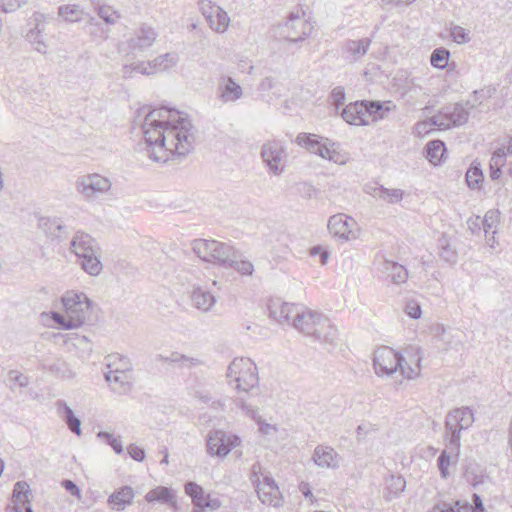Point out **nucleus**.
Wrapping results in <instances>:
<instances>
[{
	"label": "nucleus",
	"instance_id": "54",
	"mask_svg": "<svg viewBox=\"0 0 512 512\" xmlns=\"http://www.w3.org/2000/svg\"><path fill=\"white\" fill-rule=\"evenodd\" d=\"M199 9L202 13V15L205 17L206 21L208 22L209 19L213 18L214 11L217 9L218 5L214 4L210 0H200L198 2Z\"/></svg>",
	"mask_w": 512,
	"mask_h": 512
},
{
	"label": "nucleus",
	"instance_id": "4",
	"mask_svg": "<svg viewBox=\"0 0 512 512\" xmlns=\"http://www.w3.org/2000/svg\"><path fill=\"white\" fill-rule=\"evenodd\" d=\"M62 303L64 313H52V319L59 328L75 329L82 326L89 319L92 303L84 293L69 291L62 297Z\"/></svg>",
	"mask_w": 512,
	"mask_h": 512
},
{
	"label": "nucleus",
	"instance_id": "57",
	"mask_svg": "<svg viewBox=\"0 0 512 512\" xmlns=\"http://www.w3.org/2000/svg\"><path fill=\"white\" fill-rule=\"evenodd\" d=\"M26 0H0V7L4 12H12L18 9Z\"/></svg>",
	"mask_w": 512,
	"mask_h": 512
},
{
	"label": "nucleus",
	"instance_id": "52",
	"mask_svg": "<svg viewBox=\"0 0 512 512\" xmlns=\"http://www.w3.org/2000/svg\"><path fill=\"white\" fill-rule=\"evenodd\" d=\"M42 366L55 375L64 376L66 372V364L61 359H55L52 362L44 361Z\"/></svg>",
	"mask_w": 512,
	"mask_h": 512
},
{
	"label": "nucleus",
	"instance_id": "62",
	"mask_svg": "<svg viewBox=\"0 0 512 512\" xmlns=\"http://www.w3.org/2000/svg\"><path fill=\"white\" fill-rule=\"evenodd\" d=\"M254 420H256V422L259 426V431L265 435H271L277 431V428L275 425H271V424L261 421L258 418V414L256 415V418Z\"/></svg>",
	"mask_w": 512,
	"mask_h": 512
},
{
	"label": "nucleus",
	"instance_id": "1",
	"mask_svg": "<svg viewBox=\"0 0 512 512\" xmlns=\"http://www.w3.org/2000/svg\"><path fill=\"white\" fill-rule=\"evenodd\" d=\"M133 125L142 129L149 157L155 162L185 157L193 149V125L186 114L174 108L143 106L137 110Z\"/></svg>",
	"mask_w": 512,
	"mask_h": 512
},
{
	"label": "nucleus",
	"instance_id": "53",
	"mask_svg": "<svg viewBox=\"0 0 512 512\" xmlns=\"http://www.w3.org/2000/svg\"><path fill=\"white\" fill-rule=\"evenodd\" d=\"M161 358L164 359L165 361H169V362H174V363L181 362L183 365L188 366V367L198 363L197 359L190 358V357L180 354L178 352H172L170 354V356L165 357V358L161 356Z\"/></svg>",
	"mask_w": 512,
	"mask_h": 512
},
{
	"label": "nucleus",
	"instance_id": "37",
	"mask_svg": "<svg viewBox=\"0 0 512 512\" xmlns=\"http://www.w3.org/2000/svg\"><path fill=\"white\" fill-rule=\"evenodd\" d=\"M82 269L92 276H97L102 271V263L100 261V252L93 256L84 257L78 260Z\"/></svg>",
	"mask_w": 512,
	"mask_h": 512
},
{
	"label": "nucleus",
	"instance_id": "59",
	"mask_svg": "<svg viewBox=\"0 0 512 512\" xmlns=\"http://www.w3.org/2000/svg\"><path fill=\"white\" fill-rule=\"evenodd\" d=\"M331 98L333 104L338 108L344 104L345 101V91L342 87H336L331 92Z\"/></svg>",
	"mask_w": 512,
	"mask_h": 512
},
{
	"label": "nucleus",
	"instance_id": "5",
	"mask_svg": "<svg viewBox=\"0 0 512 512\" xmlns=\"http://www.w3.org/2000/svg\"><path fill=\"white\" fill-rule=\"evenodd\" d=\"M403 355L396 352L394 349L383 346L378 348L374 353L373 365L377 375H392L397 370L407 379H414L420 375V370L415 366L405 367Z\"/></svg>",
	"mask_w": 512,
	"mask_h": 512
},
{
	"label": "nucleus",
	"instance_id": "64",
	"mask_svg": "<svg viewBox=\"0 0 512 512\" xmlns=\"http://www.w3.org/2000/svg\"><path fill=\"white\" fill-rule=\"evenodd\" d=\"M455 506L457 508L456 512H474L473 505L468 502L457 501Z\"/></svg>",
	"mask_w": 512,
	"mask_h": 512
},
{
	"label": "nucleus",
	"instance_id": "12",
	"mask_svg": "<svg viewBox=\"0 0 512 512\" xmlns=\"http://www.w3.org/2000/svg\"><path fill=\"white\" fill-rule=\"evenodd\" d=\"M468 118V110L461 103H456L443 108L440 114L431 117L430 121L433 126L448 129L451 126H461L465 124Z\"/></svg>",
	"mask_w": 512,
	"mask_h": 512
},
{
	"label": "nucleus",
	"instance_id": "13",
	"mask_svg": "<svg viewBox=\"0 0 512 512\" xmlns=\"http://www.w3.org/2000/svg\"><path fill=\"white\" fill-rule=\"evenodd\" d=\"M110 187V181L99 174L82 176L76 183L77 191L86 198H92L99 193H104L108 191Z\"/></svg>",
	"mask_w": 512,
	"mask_h": 512
},
{
	"label": "nucleus",
	"instance_id": "30",
	"mask_svg": "<svg viewBox=\"0 0 512 512\" xmlns=\"http://www.w3.org/2000/svg\"><path fill=\"white\" fill-rule=\"evenodd\" d=\"M184 488L185 493L191 497L194 507L200 509V511H204V504L210 494H205L204 489L192 481L187 482Z\"/></svg>",
	"mask_w": 512,
	"mask_h": 512
},
{
	"label": "nucleus",
	"instance_id": "58",
	"mask_svg": "<svg viewBox=\"0 0 512 512\" xmlns=\"http://www.w3.org/2000/svg\"><path fill=\"white\" fill-rule=\"evenodd\" d=\"M127 452L128 454L130 455V457L136 461H143L144 458H145V451L143 448L135 445V444H130L128 447H127Z\"/></svg>",
	"mask_w": 512,
	"mask_h": 512
},
{
	"label": "nucleus",
	"instance_id": "55",
	"mask_svg": "<svg viewBox=\"0 0 512 512\" xmlns=\"http://www.w3.org/2000/svg\"><path fill=\"white\" fill-rule=\"evenodd\" d=\"M451 37L458 44H464L470 41L469 32L461 26H454L451 29Z\"/></svg>",
	"mask_w": 512,
	"mask_h": 512
},
{
	"label": "nucleus",
	"instance_id": "48",
	"mask_svg": "<svg viewBox=\"0 0 512 512\" xmlns=\"http://www.w3.org/2000/svg\"><path fill=\"white\" fill-rule=\"evenodd\" d=\"M43 18H44L43 14H39V13L34 14V20L36 21V25L34 28L30 29L26 35L27 39L32 44H37V40H44L43 36H42L44 27H43V24H41Z\"/></svg>",
	"mask_w": 512,
	"mask_h": 512
},
{
	"label": "nucleus",
	"instance_id": "44",
	"mask_svg": "<svg viewBox=\"0 0 512 512\" xmlns=\"http://www.w3.org/2000/svg\"><path fill=\"white\" fill-rule=\"evenodd\" d=\"M96 11L98 16L105 21V23L110 25L115 24L121 18L120 13L109 5H99Z\"/></svg>",
	"mask_w": 512,
	"mask_h": 512
},
{
	"label": "nucleus",
	"instance_id": "45",
	"mask_svg": "<svg viewBox=\"0 0 512 512\" xmlns=\"http://www.w3.org/2000/svg\"><path fill=\"white\" fill-rule=\"evenodd\" d=\"M112 359L113 360L108 364V370L132 374V364L128 357L115 356L112 357Z\"/></svg>",
	"mask_w": 512,
	"mask_h": 512
},
{
	"label": "nucleus",
	"instance_id": "11",
	"mask_svg": "<svg viewBox=\"0 0 512 512\" xmlns=\"http://www.w3.org/2000/svg\"><path fill=\"white\" fill-rule=\"evenodd\" d=\"M240 438L235 434H227L222 430L209 432L207 436V453L211 456L225 457L240 444Z\"/></svg>",
	"mask_w": 512,
	"mask_h": 512
},
{
	"label": "nucleus",
	"instance_id": "49",
	"mask_svg": "<svg viewBox=\"0 0 512 512\" xmlns=\"http://www.w3.org/2000/svg\"><path fill=\"white\" fill-rule=\"evenodd\" d=\"M339 144L334 142V145L331 146H323L320 157L323 159H327L329 161H332L334 163H340L343 164L345 161L341 159V155L338 152Z\"/></svg>",
	"mask_w": 512,
	"mask_h": 512
},
{
	"label": "nucleus",
	"instance_id": "63",
	"mask_svg": "<svg viewBox=\"0 0 512 512\" xmlns=\"http://www.w3.org/2000/svg\"><path fill=\"white\" fill-rule=\"evenodd\" d=\"M468 228L472 233H478L482 228V220L480 216L471 217L467 221Z\"/></svg>",
	"mask_w": 512,
	"mask_h": 512
},
{
	"label": "nucleus",
	"instance_id": "17",
	"mask_svg": "<svg viewBox=\"0 0 512 512\" xmlns=\"http://www.w3.org/2000/svg\"><path fill=\"white\" fill-rule=\"evenodd\" d=\"M157 38V33L150 27L143 25L128 41V48L133 52H143L150 48Z\"/></svg>",
	"mask_w": 512,
	"mask_h": 512
},
{
	"label": "nucleus",
	"instance_id": "26",
	"mask_svg": "<svg viewBox=\"0 0 512 512\" xmlns=\"http://www.w3.org/2000/svg\"><path fill=\"white\" fill-rule=\"evenodd\" d=\"M256 491L260 501L263 504L270 505L273 507H279L282 505V498L278 486H272L271 484L261 483L256 487Z\"/></svg>",
	"mask_w": 512,
	"mask_h": 512
},
{
	"label": "nucleus",
	"instance_id": "60",
	"mask_svg": "<svg viewBox=\"0 0 512 512\" xmlns=\"http://www.w3.org/2000/svg\"><path fill=\"white\" fill-rule=\"evenodd\" d=\"M62 487L70 493L72 496H76L78 499L81 498V490L72 480L66 479L62 481Z\"/></svg>",
	"mask_w": 512,
	"mask_h": 512
},
{
	"label": "nucleus",
	"instance_id": "31",
	"mask_svg": "<svg viewBox=\"0 0 512 512\" xmlns=\"http://www.w3.org/2000/svg\"><path fill=\"white\" fill-rule=\"evenodd\" d=\"M373 197L383 200L389 204H395L403 199L404 192L401 189H388L382 185L373 188Z\"/></svg>",
	"mask_w": 512,
	"mask_h": 512
},
{
	"label": "nucleus",
	"instance_id": "23",
	"mask_svg": "<svg viewBox=\"0 0 512 512\" xmlns=\"http://www.w3.org/2000/svg\"><path fill=\"white\" fill-rule=\"evenodd\" d=\"M148 503L159 502L177 508L176 494L173 489L165 486H158L145 495Z\"/></svg>",
	"mask_w": 512,
	"mask_h": 512
},
{
	"label": "nucleus",
	"instance_id": "25",
	"mask_svg": "<svg viewBox=\"0 0 512 512\" xmlns=\"http://www.w3.org/2000/svg\"><path fill=\"white\" fill-rule=\"evenodd\" d=\"M190 299L193 306L202 312L210 311L216 303L215 296L201 287L192 290Z\"/></svg>",
	"mask_w": 512,
	"mask_h": 512
},
{
	"label": "nucleus",
	"instance_id": "20",
	"mask_svg": "<svg viewBox=\"0 0 512 512\" xmlns=\"http://www.w3.org/2000/svg\"><path fill=\"white\" fill-rule=\"evenodd\" d=\"M105 380L111 389L119 395L127 394L133 387L132 374L108 370L105 373Z\"/></svg>",
	"mask_w": 512,
	"mask_h": 512
},
{
	"label": "nucleus",
	"instance_id": "41",
	"mask_svg": "<svg viewBox=\"0 0 512 512\" xmlns=\"http://www.w3.org/2000/svg\"><path fill=\"white\" fill-rule=\"evenodd\" d=\"M405 487L406 481L402 476H391L387 481L388 495L385 498L391 500L403 492Z\"/></svg>",
	"mask_w": 512,
	"mask_h": 512
},
{
	"label": "nucleus",
	"instance_id": "36",
	"mask_svg": "<svg viewBox=\"0 0 512 512\" xmlns=\"http://www.w3.org/2000/svg\"><path fill=\"white\" fill-rule=\"evenodd\" d=\"M481 220L485 235L488 237L492 234V238H494V234H496L497 227L500 223V212L496 209L488 210Z\"/></svg>",
	"mask_w": 512,
	"mask_h": 512
},
{
	"label": "nucleus",
	"instance_id": "50",
	"mask_svg": "<svg viewBox=\"0 0 512 512\" xmlns=\"http://www.w3.org/2000/svg\"><path fill=\"white\" fill-rule=\"evenodd\" d=\"M29 485L26 482L19 481L14 485L13 498L15 503H21L23 505L28 502Z\"/></svg>",
	"mask_w": 512,
	"mask_h": 512
},
{
	"label": "nucleus",
	"instance_id": "39",
	"mask_svg": "<svg viewBox=\"0 0 512 512\" xmlns=\"http://www.w3.org/2000/svg\"><path fill=\"white\" fill-rule=\"evenodd\" d=\"M445 144L441 140L430 141L426 146V158L433 164L440 162L445 152Z\"/></svg>",
	"mask_w": 512,
	"mask_h": 512
},
{
	"label": "nucleus",
	"instance_id": "33",
	"mask_svg": "<svg viewBox=\"0 0 512 512\" xmlns=\"http://www.w3.org/2000/svg\"><path fill=\"white\" fill-rule=\"evenodd\" d=\"M214 12V17L208 21L209 27L217 33H224L229 27L230 18L227 12L220 6Z\"/></svg>",
	"mask_w": 512,
	"mask_h": 512
},
{
	"label": "nucleus",
	"instance_id": "40",
	"mask_svg": "<svg viewBox=\"0 0 512 512\" xmlns=\"http://www.w3.org/2000/svg\"><path fill=\"white\" fill-rule=\"evenodd\" d=\"M506 157L505 152L502 149L496 150L490 162V178L492 180H498L502 174L501 166L505 163Z\"/></svg>",
	"mask_w": 512,
	"mask_h": 512
},
{
	"label": "nucleus",
	"instance_id": "2",
	"mask_svg": "<svg viewBox=\"0 0 512 512\" xmlns=\"http://www.w3.org/2000/svg\"><path fill=\"white\" fill-rule=\"evenodd\" d=\"M226 377L230 385L238 393H243L235 399V404L245 414L255 419L257 415V406L253 397L258 396V373L254 362L249 358H235L228 366Z\"/></svg>",
	"mask_w": 512,
	"mask_h": 512
},
{
	"label": "nucleus",
	"instance_id": "29",
	"mask_svg": "<svg viewBox=\"0 0 512 512\" xmlns=\"http://www.w3.org/2000/svg\"><path fill=\"white\" fill-rule=\"evenodd\" d=\"M220 99L223 102H235L243 95L242 88L231 77L223 78V83L219 87Z\"/></svg>",
	"mask_w": 512,
	"mask_h": 512
},
{
	"label": "nucleus",
	"instance_id": "14",
	"mask_svg": "<svg viewBox=\"0 0 512 512\" xmlns=\"http://www.w3.org/2000/svg\"><path fill=\"white\" fill-rule=\"evenodd\" d=\"M354 225L356 222L351 217L345 214H335L329 218L327 226L331 235L348 241L357 237L352 230Z\"/></svg>",
	"mask_w": 512,
	"mask_h": 512
},
{
	"label": "nucleus",
	"instance_id": "15",
	"mask_svg": "<svg viewBox=\"0 0 512 512\" xmlns=\"http://www.w3.org/2000/svg\"><path fill=\"white\" fill-rule=\"evenodd\" d=\"M70 249L78 257V260L100 252L96 240L84 232H77L74 235Z\"/></svg>",
	"mask_w": 512,
	"mask_h": 512
},
{
	"label": "nucleus",
	"instance_id": "18",
	"mask_svg": "<svg viewBox=\"0 0 512 512\" xmlns=\"http://www.w3.org/2000/svg\"><path fill=\"white\" fill-rule=\"evenodd\" d=\"M295 143L302 148H305L310 153L320 156L323 146L334 145V141L329 138L321 137L313 133H299L295 138Z\"/></svg>",
	"mask_w": 512,
	"mask_h": 512
},
{
	"label": "nucleus",
	"instance_id": "8",
	"mask_svg": "<svg viewBox=\"0 0 512 512\" xmlns=\"http://www.w3.org/2000/svg\"><path fill=\"white\" fill-rule=\"evenodd\" d=\"M192 249L200 259L224 268L231 265L236 251L229 243L206 239H195L192 242Z\"/></svg>",
	"mask_w": 512,
	"mask_h": 512
},
{
	"label": "nucleus",
	"instance_id": "27",
	"mask_svg": "<svg viewBox=\"0 0 512 512\" xmlns=\"http://www.w3.org/2000/svg\"><path fill=\"white\" fill-rule=\"evenodd\" d=\"M381 271L390 278L394 284L405 283L408 278V272L406 268L394 261L384 260L381 263Z\"/></svg>",
	"mask_w": 512,
	"mask_h": 512
},
{
	"label": "nucleus",
	"instance_id": "6",
	"mask_svg": "<svg viewBox=\"0 0 512 512\" xmlns=\"http://www.w3.org/2000/svg\"><path fill=\"white\" fill-rule=\"evenodd\" d=\"M473 411L469 407L455 408L445 418V433L447 449L457 457L460 452L461 432L472 426Z\"/></svg>",
	"mask_w": 512,
	"mask_h": 512
},
{
	"label": "nucleus",
	"instance_id": "24",
	"mask_svg": "<svg viewBox=\"0 0 512 512\" xmlns=\"http://www.w3.org/2000/svg\"><path fill=\"white\" fill-rule=\"evenodd\" d=\"M57 413L59 417L66 423L68 429L76 434H81V421L78 417L75 416L74 411L70 406L63 400H58L56 402Z\"/></svg>",
	"mask_w": 512,
	"mask_h": 512
},
{
	"label": "nucleus",
	"instance_id": "19",
	"mask_svg": "<svg viewBox=\"0 0 512 512\" xmlns=\"http://www.w3.org/2000/svg\"><path fill=\"white\" fill-rule=\"evenodd\" d=\"M312 460L320 468L336 469L339 467L340 457L332 447L318 445L314 449Z\"/></svg>",
	"mask_w": 512,
	"mask_h": 512
},
{
	"label": "nucleus",
	"instance_id": "34",
	"mask_svg": "<svg viewBox=\"0 0 512 512\" xmlns=\"http://www.w3.org/2000/svg\"><path fill=\"white\" fill-rule=\"evenodd\" d=\"M179 57L175 53H166L156 57L153 61H149L151 64L152 74L159 71L167 70L177 64Z\"/></svg>",
	"mask_w": 512,
	"mask_h": 512
},
{
	"label": "nucleus",
	"instance_id": "46",
	"mask_svg": "<svg viewBox=\"0 0 512 512\" xmlns=\"http://www.w3.org/2000/svg\"><path fill=\"white\" fill-rule=\"evenodd\" d=\"M239 253L236 250L235 256H233V260L231 261V265H228V268L235 269L241 275H252L254 271V266L250 261L247 260H239Z\"/></svg>",
	"mask_w": 512,
	"mask_h": 512
},
{
	"label": "nucleus",
	"instance_id": "9",
	"mask_svg": "<svg viewBox=\"0 0 512 512\" xmlns=\"http://www.w3.org/2000/svg\"><path fill=\"white\" fill-rule=\"evenodd\" d=\"M313 25L305 18V13L291 12L281 27V35L289 42L305 40L312 32Z\"/></svg>",
	"mask_w": 512,
	"mask_h": 512
},
{
	"label": "nucleus",
	"instance_id": "42",
	"mask_svg": "<svg viewBox=\"0 0 512 512\" xmlns=\"http://www.w3.org/2000/svg\"><path fill=\"white\" fill-rule=\"evenodd\" d=\"M405 361L403 362V365L405 367H408V366H415V364H417L419 370L421 371V361L423 359V352H422V349L420 347H416V346H409L406 350H405V355L403 356Z\"/></svg>",
	"mask_w": 512,
	"mask_h": 512
},
{
	"label": "nucleus",
	"instance_id": "3",
	"mask_svg": "<svg viewBox=\"0 0 512 512\" xmlns=\"http://www.w3.org/2000/svg\"><path fill=\"white\" fill-rule=\"evenodd\" d=\"M268 310L269 316L278 323L285 322L299 332L312 337L321 323L320 318L324 316L322 313L311 310L304 305L287 302H272L268 306Z\"/></svg>",
	"mask_w": 512,
	"mask_h": 512
},
{
	"label": "nucleus",
	"instance_id": "22",
	"mask_svg": "<svg viewBox=\"0 0 512 512\" xmlns=\"http://www.w3.org/2000/svg\"><path fill=\"white\" fill-rule=\"evenodd\" d=\"M39 228L49 237L63 239L66 237V226L59 218L40 217L38 221Z\"/></svg>",
	"mask_w": 512,
	"mask_h": 512
},
{
	"label": "nucleus",
	"instance_id": "28",
	"mask_svg": "<svg viewBox=\"0 0 512 512\" xmlns=\"http://www.w3.org/2000/svg\"><path fill=\"white\" fill-rule=\"evenodd\" d=\"M320 321L313 337L320 342L334 345L338 338V330L325 315L320 318Z\"/></svg>",
	"mask_w": 512,
	"mask_h": 512
},
{
	"label": "nucleus",
	"instance_id": "32",
	"mask_svg": "<svg viewBox=\"0 0 512 512\" xmlns=\"http://www.w3.org/2000/svg\"><path fill=\"white\" fill-rule=\"evenodd\" d=\"M439 256L447 263L454 264L457 261V252L450 238L442 235L438 240Z\"/></svg>",
	"mask_w": 512,
	"mask_h": 512
},
{
	"label": "nucleus",
	"instance_id": "35",
	"mask_svg": "<svg viewBox=\"0 0 512 512\" xmlns=\"http://www.w3.org/2000/svg\"><path fill=\"white\" fill-rule=\"evenodd\" d=\"M123 78H132L135 73L151 75V64L149 61H137L131 64H124L121 69Z\"/></svg>",
	"mask_w": 512,
	"mask_h": 512
},
{
	"label": "nucleus",
	"instance_id": "43",
	"mask_svg": "<svg viewBox=\"0 0 512 512\" xmlns=\"http://www.w3.org/2000/svg\"><path fill=\"white\" fill-rule=\"evenodd\" d=\"M449 57V50L443 47L436 48L430 56V63L435 68L444 69L448 65Z\"/></svg>",
	"mask_w": 512,
	"mask_h": 512
},
{
	"label": "nucleus",
	"instance_id": "38",
	"mask_svg": "<svg viewBox=\"0 0 512 512\" xmlns=\"http://www.w3.org/2000/svg\"><path fill=\"white\" fill-rule=\"evenodd\" d=\"M465 178L469 188L479 189L484 180V175L480 164L473 162L467 170Z\"/></svg>",
	"mask_w": 512,
	"mask_h": 512
},
{
	"label": "nucleus",
	"instance_id": "7",
	"mask_svg": "<svg viewBox=\"0 0 512 512\" xmlns=\"http://www.w3.org/2000/svg\"><path fill=\"white\" fill-rule=\"evenodd\" d=\"M390 111L380 101H356L348 104L342 111V118L352 125H368L384 118L386 112Z\"/></svg>",
	"mask_w": 512,
	"mask_h": 512
},
{
	"label": "nucleus",
	"instance_id": "21",
	"mask_svg": "<svg viewBox=\"0 0 512 512\" xmlns=\"http://www.w3.org/2000/svg\"><path fill=\"white\" fill-rule=\"evenodd\" d=\"M135 493L132 487L123 486L117 490H115L107 500L108 505L111 506L113 510L123 511L126 506L131 505L133 503Z\"/></svg>",
	"mask_w": 512,
	"mask_h": 512
},
{
	"label": "nucleus",
	"instance_id": "16",
	"mask_svg": "<svg viewBox=\"0 0 512 512\" xmlns=\"http://www.w3.org/2000/svg\"><path fill=\"white\" fill-rule=\"evenodd\" d=\"M371 42L370 38L346 40L342 45V56L349 63L358 62L368 52Z\"/></svg>",
	"mask_w": 512,
	"mask_h": 512
},
{
	"label": "nucleus",
	"instance_id": "10",
	"mask_svg": "<svg viewBox=\"0 0 512 512\" xmlns=\"http://www.w3.org/2000/svg\"><path fill=\"white\" fill-rule=\"evenodd\" d=\"M261 157L271 173L280 175L287 159L286 146L279 140L268 141L262 146Z\"/></svg>",
	"mask_w": 512,
	"mask_h": 512
},
{
	"label": "nucleus",
	"instance_id": "61",
	"mask_svg": "<svg viewBox=\"0 0 512 512\" xmlns=\"http://www.w3.org/2000/svg\"><path fill=\"white\" fill-rule=\"evenodd\" d=\"M261 464L256 462L251 467L250 472V480L257 487L258 484H261L260 475H261Z\"/></svg>",
	"mask_w": 512,
	"mask_h": 512
},
{
	"label": "nucleus",
	"instance_id": "51",
	"mask_svg": "<svg viewBox=\"0 0 512 512\" xmlns=\"http://www.w3.org/2000/svg\"><path fill=\"white\" fill-rule=\"evenodd\" d=\"M452 456L454 453H451L450 450H443L437 459V466L442 478H447L449 474L448 467Z\"/></svg>",
	"mask_w": 512,
	"mask_h": 512
},
{
	"label": "nucleus",
	"instance_id": "56",
	"mask_svg": "<svg viewBox=\"0 0 512 512\" xmlns=\"http://www.w3.org/2000/svg\"><path fill=\"white\" fill-rule=\"evenodd\" d=\"M405 312L412 319H419L422 313L420 305L415 301L407 302Z\"/></svg>",
	"mask_w": 512,
	"mask_h": 512
},
{
	"label": "nucleus",
	"instance_id": "47",
	"mask_svg": "<svg viewBox=\"0 0 512 512\" xmlns=\"http://www.w3.org/2000/svg\"><path fill=\"white\" fill-rule=\"evenodd\" d=\"M58 14L67 21H79L83 14L78 5H63L58 8Z\"/></svg>",
	"mask_w": 512,
	"mask_h": 512
}]
</instances>
